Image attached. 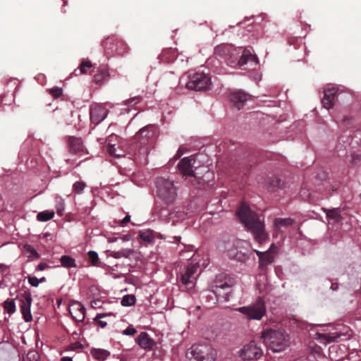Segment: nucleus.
<instances>
[{
  "mask_svg": "<svg viewBox=\"0 0 361 361\" xmlns=\"http://www.w3.org/2000/svg\"><path fill=\"white\" fill-rule=\"evenodd\" d=\"M171 210L172 209H169L167 207L159 208L158 206H157L154 209V212L157 214V215L161 220L169 223L170 222V216Z\"/></svg>",
  "mask_w": 361,
  "mask_h": 361,
  "instance_id": "nucleus-23",
  "label": "nucleus"
},
{
  "mask_svg": "<svg viewBox=\"0 0 361 361\" xmlns=\"http://www.w3.org/2000/svg\"><path fill=\"white\" fill-rule=\"evenodd\" d=\"M60 262L64 267L74 268L77 267L75 260L68 255H63L60 259Z\"/></svg>",
  "mask_w": 361,
  "mask_h": 361,
  "instance_id": "nucleus-28",
  "label": "nucleus"
},
{
  "mask_svg": "<svg viewBox=\"0 0 361 361\" xmlns=\"http://www.w3.org/2000/svg\"><path fill=\"white\" fill-rule=\"evenodd\" d=\"M195 163V157L190 156L184 157L180 160L178 164V169L180 172L184 176H195V172L193 171Z\"/></svg>",
  "mask_w": 361,
  "mask_h": 361,
  "instance_id": "nucleus-12",
  "label": "nucleus"
},
{
  "mask_svg": "<svg viewBox=\"0 0 361 361\" xmlns=\"http://www.w3.org/2000/svg\"><path fill=\"white\" fill-rule=\"evenodd\" d=\"M68 310L73 319L76 322H82L84 320L85 309L80 302L72 301L69 305Z\"/></svg>",
  "mask_w": 361,
  "mask_h": 361,
  "instance_id": "nucleus-15",
  "label": "nucleus"
},
{
  "mask_svg": "<svg viewBox=\"0 0 361 361\" xmlns=\"http://www.w3.org/2000/svg\"><path fill=\"white\" fill-rule=\"evenodd\" d=\"M130 220V216L129 215L126 216L121 221V225L124 226L126 224H128Z\"/></svg>",
  "mask_w": 361,
  "mask_h": 361,
  "instance_id": "nucleus-47",
  "label": "nucleus"
},
{
  "mask_svg": "<svg viewBox=\"0 0 361 361\" xmlns=\"http://www.w3.org/2000/svg\"><path fill=\"white\" fill-rule=\"evenodd\" d=\"M133 252V250L125 248L118 251H112L110 256L114 259H120L121 257L128 258Z\"/></svg>",
  "mask_w": 361,
  "mask_h": 361,
  "instance_id": "nucleus-25",
  "label": "nucleus"
},
{
  "mask_svg": "<svg viewBox=\"0 0 361 361\" xmlns=\"http://www.w3.org/2000/svg\"><path fill=\"white\" fill-rule=\"evenodd\" d=\"M111 313H109V314H104V313H102V314H98L96 317H95V320H99L103 317H105L107 315H111Z\"/></svg>",
  "mask_w": 361,
  "mask_h": 361,
  "instance_id": "nucleus-50",
  "label": "nucleus"
},
{
  "mask_svg": "<svg viewBox=\"0 0 361 361\" xmlns=\"http://www.w3.org/2000/svg\"><path fill=\"white\" fill-rule=\"evenodd\" d=\"M250 99V96L242 92L235 91L231 94L230 100L233 106L237 108L238 110L240 109L245 104V103Z\"/></svg>",
  "mask_w": 361,
  "mask_h": 361,
  "instance_id": "nucleus-16",
  "label": "nucleus"
},
{
  "mask_svg": "<svg viewBox=\"0 0 361 361\" xmlns=\"http://www.w3.org/2000/svg\"><path fill=\"white\" fill-rule=\"evenodd\" d=\"M230 49V44H222L215 47L214 54L216 56L224 57L226 60L228 56V51H229Z\"/></svg>",
  "mask_w": 361,
  "mask_h": 361,
  "instance_id": "nucleus-24",
  "label": "nucleus"
},
{
  "mask_svg": "<svg viewBox=\"0 0 361 361\" xmlns=\"http://www.w3.org/2000/svg\"><path fill=\"white\" fill-rule=\"evenodd\" d=\"M338 288V284L336 283H333L331 286V289L332 290H336Z\"/></svg>",
  "mask_w": 361,
  "mask_h": 361,
  "instance_id": "nucleus-52",
  "label": "nucleus"
},
{
  "mask_svg": "<svg viewBox=\"0 0 361 361\" xmlns=\"http://www.w3.org/2000/svg\"><path fill=\"white\" fill-rule=\"evenodd\" d=\"M190 359L197 361H214L216 357V351L207 342L197 343L192 345L186 353Z\"/></svg>",
  "mask_w": 361,
  "mask_h": 361,
  "instance_id": "nucleus-5",
  "label": "nucleus"
},
{
  "mask_svg": "<svg viewBox=\"0 0 361 361\" xmlns=\"http://www.w3.org/2000/svg\"><path fill=\"white\" fill-rule=\"evenodd\" d=\"M123 241H129L130 240V236L129 235H126L121 238Z\"/></svg>",
  "mask_w": 361,
  "mask_h": 361,
  "instance_id": "nucleus-53",
  "label": "nucleus"
},
{
  "mask_svg": "<svg viewBox=\"0 0 361 361\" xmlns=\"http://www.w3.org/2000/svg\"><path fill=\"white\" fill-rule=\"evenodd\" d=\"M235 245V240L232 241V242H228L226 245L227 255L229 258H231V255H230L231 252H238V249H236L235 245Z\"/></svg>",
  "mask_w": 361,
  "mask_h": 361,
  "instance_id": "nucleus-38",
  "label": "nucleus"
},
{
  "mask_svg": "<svg viewBox=\"0 0 361 361\" xmlns=\"http://www.w3.org/2000/svg\"><path fill=\"white\" fill-rule=\"evenodd\" d=\"M187 213L182 211L179 208H174L171 210L170 216V222L173 225H176V223L184 220L186 218Z\"/></svg>",
  "mask_w": 361,
  "mask_h": 361,
  "instance_id": "nucleus-22",
  "label": "nucleus"
},
{
  "mask_svg": "<svg viewBox=\"0 0 361 361\" xmlns=\"http://www.w3.org/2000/svg\"><path fill=\"white\" fill-rule=\"evenodd\" d=\"M183 154V147H180L178 149V151H177V152H176V155H175L174 158H175V159H178V158L180 157Z\"/></svg>",
  "mask_w": 361,
  "mask_h": 361,
  "instance_id": "nucleus-48",
  "label": "nucleus"
},
{
  "mask_svg": "<svg viewBox=\"0 0 361 361\" xmlns=\"http://www.w3.org/2000/svg\"><path fill=\"white\" fill-rule=\"evenodd\" d=\"M61 361H73L69 357H63L61 358Z\"/></svg>",
  "mask_w": 361,
  "mask_h": 361,
  "instance_id": "nucleus-55",
  "label": "nucleus"
},
{
  "mask_svg": "<svg viewBox=\"0 0 361 361\" xmlns=\"http://www.w3.org/2000/svg\"><path fill=\"white\" fill-rule=\"evenodd\" d=\"M139 102H140V98L139 97H133V98H130V99L126 100V104H131L133 102L136 104V103H138Z\"/></svg>",
  "mask_w": 361,
  "mask_h": 361,
  "instance_id": "nucleus-46",
  "label": "nucleus"
},
{
  "mask_svg": "<svg viewBox=\"0 0 361 361\" xmlns=\"http://www.w3.org/2000/svg\"><path fill=\"white\" fill-rule=\"evenodd\" d=\"M196 170H199L200 172H195V176L192 177L191 183L195 185L197 183L202 186L210 185L214 178V173L204 166L196 168Z\"/></svg>",
  "mask_w": 361,
  "mask_h": 361,
  "instance_id": "nucleus-10",
  "label": "nucleus"
},
{
  "mask_svg": "<svg viewBox=\"0 0 361 361\" xmlns=\"http://www.w3.org/2000/svg\"><path fill=\"white\" fill-rule=\"evenodd\" d=\"M226 62L231 67L243 68L249 64L251 66L258 63V59L255 54H252L249 49L243 47H233L231 45V49L228 51Z\"/></svg>",
  "mask_w": 361,
  "mask_h": 361,
  "instance_id": "nucleus-3",
  "label": "nucleus"
},
{
  "mask_svg": "<svg viewBox=\"0 0 361 361\" xmlns=\"http://www.w3.org/2000/svg\"><path fill=\"white\" fill-rule=\"evenodd\" d=\"M47 267L46 264L44 263H40L39 264H38V266L37 267V270L38 271H42L45 269V267Z\"/></svg>",
  "mask_w": 361,
  "mask_h": 361,
  "instance_id": "nucleus-51",
  "label": "nucleus"
},
{
  "mask_svg": "<svg viewBox=\"0 0 361 361\" xmlns=\"http://www.w3.org/2000/svg\"><path fill=\"white\" fill-rule=\"evenodd\" d=\"M136 298L133 295H126L121 300V305L124 307H129L135 303Z\"/></svg>",
  "mask_w": 361,
  "mask_h": 361,
  "instance_id": "nucleus-32",
  "label": "nucleus"
},
{
  "mask_svg": "<svg viewBox=\"0 0 361 361\" xmlns=\"http://www.w3.org/2000/svg\"><path fill=\"white\" fill-rule=\"evenodd\" d=\"M136 343L140 348L147 350H151L154 345V341L146 332H141L137 336Z\"/></svg>",
  "mask_w": 361,
  "mask_h": 361,
  "instance_id": "nucleus-19",
  "label": "nucleus"
},
{
  "mask_svg": "<svg viewBox=\"0 0 361 361\" xmlns=\"http://www.w3.org/2000/svg\"><path fill=\"white\" fill-rule=\"evenodd\" d=\"M102 302L99 300H94L91 301V307L92 308H98L101 307Z\"/></svg>",
  "mask_w": 361,
  "mask_h": 361,
  "instance_id": "nucleus-45",
  "label": "nucleus"
},
{
  "mask_svg": "<svg viewBox=\"0 0 361 361\" xmlns=\"http://www.w3.org/2000/svg\"><path fill=\"white\" fill-rule=\"evenodd\" d=\"M49 93L54 97L57 98L62 94V90L59 87H54L49 90Z\"/></svg>",
  "mask_w": 361,
  "mask_h": 361,
  "instance_id": "nucleus-41",
  "label": "nucleus"
},
{
  "mask_svg": "<svg viewBox=\"0 0 361 361\" xmlns=\"http://www.w3.org/2000/svg\"><path fill=\"white\" fill-rule=\"evenodd\" d=\"M89 259L93 266H98L99 257L98 254L95 251H89L88 253Z\"/></svg>",
  "mask_w": 361,
  "mask_h": 361,
  "instance_id": "nucleus-35",
  "label": "nucleus"
},
{
  "mask_svg": "<svg viewBox=\"0 0 361 361\" xmlns=\"http://www.w3.org/2000/svg\"><path fill=\"white\" fill-rule=\"evenodd\" d=\"M54 216L53 211H44L39 212L37 216V219L39 221H47L51 219Z\"/></svg>",
  "mask_w": 361,
  "mask_h": 361,
  "instance_id": "nucleus-29",
  "label": "nucleus"
},
{
  "mask_svg": "<svg viewBox=\"0 0 361 361\" xmlns=\"http://www.w3.org/2000/svg\"><path fill=\"white\" fill-rule=\"evenodd\" d=\"M118 140V137L115 135H110L107 140V151L111 156L120 157L123 155L121 149H118L115 147L116 142Z\"/></svg>",
  "mask_w": 361,
  "mask_h": 361,
  "instance_id": "nucleus-20",
  "label": "nucleus"
},
{
  "mask_svg": "<svg viewBox=\"0 0 361 361\" xmlns=\"http://www.w3.org/2000/svg\"><path fill=\"white\" fill-rule=\"evenodd\" d=\"M198 266L197 264H190L187 266L184 272L181 274L180 280L188 288H191L194 286L196 281V276L195 274L197 271Z\"/></svg>",
  "mask_w": 361,
  "mask_h": 361,
  "instance_id": "nucleus-11",
  "label": "nucleus"
},
{
  "mask_svg": "<svg viewBox=\"0 0 361 361\" xmlns=\"http://www.w3.org/2000/svg\"><path fill=\"white\" fill-rule=\"evenodd\" d=\"M39 280L40 281V282H42V281H44L45 280V278H44V277H43V278H42V279H39Z\"/></svg>",
  "mask_w": 361,
  "mask_h": 361,
  "instance_id": "nucleus-59",
  "label": "nucleus"
},
{
  "mask_svg": "<svg viewBox=\"0 0 361 361\" xmlns=\"http://www.w3.org/2000/svg\"><path fill=\"white\" fill-rule=\"evenodd\" d=\"M274 247V244H271L269 249L265 252L255 250L259 257L261 267H266L273 262L275 253L274 251L272 250V247Z\"/></svg>",
  "mask_w": 361,
  "mask_h": 361,
  "instance_id": "nucleus-17",
  "label": "nucleus"
},
{
  "mask_svg": "<svg viewBox=\"0 0 361 361\" xmlns=\"http://www.w3.org/2000/svg\"><path fill=\"white\" fill-rule=\"evenodd\" d=\"M317 338L319 340V341L322 343L327 344L331 342L335 341L338 337L341 336V334L334 332V333H324V332H319L316 333Z\"/></svg>",
  "mask_w": 361,
  "mask_h": 361,
  "instance_id": "nucleus-21",
  "label": "nucleus"
},
{
  "mask_svg": "<svg viewBox=\"0 0 361 361\" xmlns=\"http://www.w3.org/2000/svg\"><path fill=\"white\" fill-rule=\"evenodd\" d=\"M175 238L176 239V240L179 241L180 240V237L178 236V237H175Z\"/></svg>",
  "mask_w": 361,
  "mask_h": 361,
  "instance_id": "nucleus-58",
  "label": "nucleus"
},
{
  "mask_svg": "<svg viewBox=\"0 0 361 361\" xmlns=\"http://www.w3.org/2000/svg\"><path fill=\"white\" fill-rule=\"evenodd\" d=\"M26 250L32 255L38 257L37 252L30 245H27L25 247Z\"/></svg>",
  "mask_w": 361,
  "mask_h": 361,
  "instance_id": "nucleus-44",
  "label": "nucleus"
},
{
  "mask_svg": "<svg viewBox=\"0 0 361 361\" xmlns=\"http://www.w3.org/2000/svg\"><path fill=\"white\" fill-rule=\"evenodd\" d=\"M28 281L30 284L34 287H37L40 283V281L36 277H30Z\"/></svg>",
  "mask_w": 361,
  "mask_h": 361,
  "instance_id": "nucleus-43",
  "label": "nucleus"
},
{
  "mask_svg": "<svg viewBox=\"0 0 361 361\" xmlns=\"http://www.w3.org/2000/svg\"><path fill=\"white\" fill-rule=\"evenodd\" d=\"M337 88L332 87L325 90L324 97L322 99L323 106L326 109H331L334 105L335 95L337 93Z\"/></svg>",
  "mask_w": 361,
  "mask_h": 361,
  "instance_id": "nucleus-18",
  "label": "nucleus"
},
{
  "mask_svg": "<svg viewBox=\"0 0 361 361\" xmlns=\"http://www.w3.org/2000/svg\"><path fill=\"white\" fill-rule=\"evenodd\" d=\"M180 84L185 85L188 90L203 91L212 87L211 78L206 73L197 72L188 76H182Z\"/></svg>",
  "mask_w": 361,
  "mask_h": 361,
  "instance_id": "nucleus-4",
  "label": "nucleus"
},
{
  "mask_svg": "<svg viewBox=\"0 0 361 361\" xmlns=\"http://www.w3.org/2000/svg\"><path fill=\"white\" fill-rule=\"evenodd\" d=\"M92 67V63L90 61L82 62L80 66V71L81 73H85L86 69Z\"/></svg>",
  "mask_w": 361,
  "mask_h": 361,
  "instance_id": "nucleus-42",
  "label": "nucleus"
},
{
  "mask_svg": "<svg viewBox=\"0 0 361 361\" xmlns=\"http://www.w3.org/2000/svg\"><path fill=\"white\" fill-rule=\"evenodd\" d=\"M293 224V220L290 218L286 219H276L274 221V225L276 228H281L283 226H288Z\"/></svg>",
  "mask_w": 361,
  "mask_h": 361,
  "instance_id": "nucleus-30",
  "label": "nucleus"
},
{
  "mask_svg": "<svg viewBox=\"0 0 361 361\" xmlns=\"http://www.w3.org/2000/svg\"><path fill=\"white\" fill-rule=\"evenodd\" d=\"M4 309L10 314H13L16 311V304L13 300H6L4 302Z\"/></svg>",
  "mask_w": 361,
  "mask_h": 361,
  "instance_id": "nucleus-34",
  "label": "nucleus"
},
{
  "mask_svg": "<svg viewBox=\"0 0 361 361\" xmlns=\"http://www.w3.org/2000/svg\"><path fill=\"white\" fill-rule=\"evenodd\" d=\"M117 240V238H114V239H111V240H109V242H114Z\"/></svg>",
  "mask_w": 361,
  "mask_h": 361,
  "instance_id": "nucleus-57",
  "label": "nucleus"
},
{
  "mask_svg": "<svg viewBox=\"0 0 361 361\" xmlns=\"http://www.w3.org/2000/svg\"><path fill=\"white\" fill-rule=\"evenodd\" d=\"M150 128H152V127L151 126H146V127L142 128V129H140L139 130V132L136 135V137H149V131L148 130V129Z\"/></svg>",
  "mask_w": 361,
  "mask_h": 361,
  "instance_id": "nucleus-39",
  "label": "nucleus"
},
{
  "mask_svg": "<svg viewBox=\"0 0 361 361\" xmlns=\"http://www.w3.org/2000/svg\"><path fill=\"white\" fill-rule=\"evenodd\" d=\"M140 239L145 242H152L154 240V235L150 230L141 231L139 233Z\"/></svg>",
  "mask_w": 361,
  "mask_h": 361,
  "instance_id": "nucleus-31",
  "label": "nucleus"
},
{
  "mask_svg": "<svg viewBox=\"0 0 361 361\" xmlns=\"http://www.w3.org/2000/svg\"><path fill=\"white\" fill-rule=\"evenodd\" d=\"M136 332L137 331L133 326V325H129L126 329L123 331L122 334L126 336H133Z\"/></svg>",
  "mask_w": 361,
  "mask_h": 361,
  "instance_id": "nucleus-40",
  "label": "nucleus"
},
{
  "mask_svg": "<svg viewBox=\"0 0 361 361\" xmlns=\"http://www.w3.org/2000/svg\"><path fill=\"white\" fill-rule=\"evenodd\" d=\"M326 216L329 219H335L336 221H338L340 218V215L338 214V211L336 209H333L329 210L326 212Z\"/></svg>",
  "mask_w": 361,
  "mask_h": 361,
  "instance_id": "nucleus-37",
  "label": "nucleus"
},
{
  "mask_svg": "<svg viewBox=\"0 0 361 361\" xmlns=\"http://www.w3.org/2000/svg\"><path fill=\"white\" fill-rule=\"evenodd\" d=\"M234 245H235L236 249H238V251L231 252V259L240 262H243L248 259L250 255V245L247 241L235 240Z\"/></svg>",
  "mask_w": 361,
  "mask_h": 361,
  "instance_id": "nucleus-8",
  "label": "nucleus"
},
{
  "mask_svg": "<svg viewBox=\"0 0 361 361\" xmlns=\"http://www.w3.org/2000/svg\"><path fill=\"white\" fill-rule=\"evenodd\" d=\"M70 147L72 151L78 152L83 150V145L82 140L78 137H72L70 139Z\"/></svg>",
  "mask_w": 361,
  "mask_h": 361,
  "instance_id": "nucleus-27",
  "label": "nucleus"
},
{
  "mask_svg": "<svg viewBox=\"0 0 361 361\" xmlns=\"http://www.w3.org/2000/svg\"><path fill=\"white\" fill-rule=\"evenodd\" d=\"M86 187L85 183L83 181H76L73 185V191L77 194H81Z\"/></svg>",
  "mask_w": 361,
  "mask_h": 361,
  "instance_id": "nucleus-33",
  "label": "nucleus"
},
{
  "mask_svg": "<svg viewBox=\"0 0 361 361\" xmlns=\"http://www.w3.org/2000/svg\"><path fill=\"white\" fill-rule=\"evenodd\" d=\"M107 114L108 112L104 106L97 104L91 107L90 112V120L95 125H97L106 118Z\"/></svg>",
  "mask_w": 361,
  "mask_h": 361,
  "instance_id": "nucleus-14",
  "label": "nucleus"
},
{
  "mask_svg": "<svg viewBox=\"0 0 361 361\" xmlns=\"http://www.w3.org/2000/svg\"><path fill=\"white\" fill-rule=\"evenodd\" d=\"M247 319L260 320L266 313L264 302L258 299L255 303L237 309Z\"/></svg>",
  "mask_w": 361,
  "mask_h": 361,
  "instance_id": "nucleus-7",
  "label": "nucleus"
},
{
  "mask_svg": "<svg viewBox=\"0 0 361 361\" xmlns=\"http://www.w3.org/2000/svg\"><path fill=\"white\" fill-rule=\"evenodd\" d=\"M90 354L93 357L99 360H104L109 355V353L106 350L101 348L91 349Z\"/></svg>",
  "mask_w": 361,
  "mask_h": 361,
  "instance_id": "nucleus-26",
  "label": "nucleus"
},
{
  "mask_svg": "<svg viewBox=\"0 0 361 361\" xmlns=\"http://www.w3.org/2000/svg\"><path fill=\"white\" fill-rule=\"evenodd\" d=\"M99 325H100V326L102 328L105 327L106 326V324H107L106 322H103V321H101V320L99 321Z\"/></svg>",
  "mask_w": 361,
  "mask_h": 361,
  "instance_id": "nucleus-54",
  "label": "nucleus"
},
{
  "mask_svg": "<svg viewBox=\"0 0 361 361\" xmlns=\"http://www.w3.org/2000/svg\"><path fill=\"white\" fill-rule=\"evenodd\" d=\"M264 344L274 353L286 350L290 343L289 334L283 329H269L261 336Z\"/></svg>",
  "mask_w": 361,
  "mask_h": 361,
  "instance_id": "nucleus-2",
  "label": "nucleus"
},
{
  "mask_svg": "<svg viewBox=\"0 0 361 361\" xmlns=\"http://www.w3.org/2000/svg\"><path fill=\"white\" fill-rule=\"evenodd\" d=\"M262 353L261 347L255 342L252 341L243 348L240 350V356L243 360H250L259 358Z\"/></svg>",
  "mask_w": 361,
  "mask_h": 361,
  "instance_id": "nucleus-9",
  "label": "nucleus"
},
{
  "mask_svg": "<svg viewBox=\"0 0 361 361\" xmlns=\"http://www.w3.org/2000/svg\"><path fill=\"white\" fill-rule=\"evenodd\" d=\"M6 269V267L4 265H0V272L4 271Z\"/></svg>",
  "mask_w": 361,
  "mask_h": 361,
  "instance_id": "nucleus-56",
  "label": "nucleus"
},
{
  "mask_svg": "<svg viewBox=\"0 0 361 361\" xmlns=\"http://www.w3.org/2000/svg\"><path fill=\"white\" fill-rule=\"evenodd\" d=\"M56 212L59 215H62L64 211V202L61 197H57L56 198Z\"/></svg>",
  "mask_w": 361,
  "mask_h": 361,
  "instance_id": "nucleus-36",
  "label": "nucleus"
},
{
  "mask_svg": "<svg viewBox=\"0 0 361 361\" xmlns=\"http://www.w3.org/2000/svg\"><path fill=\"white\" fill-rule=\"evenodd\" d=\"M237 215L247 228L252 232L255 239L259 243H263L267 240L268 235L264 232V226L262 221L255 212L250 210L247 205L242 204L237 212Z\"/></svg>",
  "mask_w": 361,
  "mask_h": 361,
  "instance_id": "nucleus-1",
  "label": "nucleus"
},
{
  "mask_svg": "<svg viewBox=\"0 0 361 361\" xmlns=\"http://www.w3.org/2000/svg\"><path fill=\"white\" fill-rule=\"evenodd\" d=\"M20 311L25 322L32 321V317L30 311L32 298L30 294H25L20 300Z\"/></svg>",
  "mask_w": 361,
  "mask_h": 361,
  "instance_id": "nucleus-13",
  "label": "nucleus"
},
{
  "mask_svg": "<svg viewBox=\"0 0 361 361\" xmlns=\"http://www.w3.org/2000/svg\"><path fill=\"white\" fill-rule=\"evenodd\" d=\"M156 186L157 197L165 204H170L175 201L177 192L173 180L160 177L157 180Z\"/></svg>",
  "mask_w": 361,
  "mask_h": 361,
  "instance_id": "nucleus-6",
  "label": "nucleus"
},
{
  "mask_svg": "<svg viewBox=\"0 0 361 361\" xmlns=\"http://www.w3.org/2000/svg\"><path fill=\"white\" fill-rule=\"evenodd\" d=\"M230 286L226 283H224V284H221L219 286H216L215 292H217L219 288L225 289L228 288Z\"/></svg>",
  "mask_w": 361,
  "mask_h": 361,
  "instance_id": "nucleus-49",
  "label": "nucleus"
}]
</instances>
